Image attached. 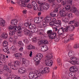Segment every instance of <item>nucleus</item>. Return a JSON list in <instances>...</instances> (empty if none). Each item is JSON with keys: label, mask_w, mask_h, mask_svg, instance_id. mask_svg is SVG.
Listing matches in <instances>:
<instances>
[{"label": "nucleus", "mask_w": 79, "mask_h": 79, "mask_svg": "<svg viewBox=\"0 0 79 79\" xmlns=\"http://www.w3.org/2000/svg\"><path fill=\"white\" fill-rule=\"evenodd\" d=\"M75 28L74 25H68L66 26L65 28L62 27L60 28L58 31L57 32L59 35L62 34L64 32H68L69 30L70 31H74V29Z\"/></svg>", "instance_id": "1"}, {"label": "nucleus", "mask_w": 79, "mask_h": 79, "mask_svg": "<svg viewBox=\"0 0 79 79\" xmlns=\"http://www.w3.org/2000/svg\"><path fill=\"white\" fill-rule=\"evenodd\" d=\"M30 0H22L18 2V4L20 7H27L28 8H32V5L31 4H29L26 6V3H28Z\"/></svg>", "instance_id": "2"}, {"label": "nucleus", "mask_w": 79, "mask_h": 79, "mask_svg": "<svg viewBox=\"0 0 79 79\" xmlns=\"http://www.w3.org/2000/svg\"><path fill=\"white\" fill-rule=\"evenodd\" d=\"M41 75V73L39 71H37V73H34V72L31 71L29 75V78L32 79H40V77Z\"/></svg>", "instance_id": "3"}, {"label": "nucleus", "mask_w": 79, "mask_h": 79, "mask_svg": "<svg viewBox=\"0 0 79 79\" xmlns=\"http://www.w3.org/2000/svg\"><path fill=\"white\" fill-rule=\"evenodd\" d=\"M42 7H39L38 9V11H43L44 10H47L50 7V5L48 3H45L44 2L43 6H42Z\"/></svg>", "instance_id": "4"}, {"label": "nucleus", "mask_w": 79, "mask_h": 79, "mask_svg": "<svg viewBox=\"0 0 79 79\" xmlns=\"http://www.w3.org/2000/svg\"><path fill=\"white\" fill-rule=\"evenodd\" d=\"M51 40H54L55 42H58L60 40V37L59 36H56V33L52 35V37L50 38Z\"/></svg>", "instance_id": "5"}, {"label": "nucleus", "mask_w": 79, "mask_h": 79, "mask_svg": "<svg viewBox=\"0 0 79 79\" xmlns=\"http://www.w3.org/2000/svg\"><path fill=\"white\" fill-rule=\"evenodd\" d=\"M77 70H78V69L76 66L71 67L69 69L70 71L72 73H76L77 71Z\"/></svg>", "instance_id": "6"}, {"label": "nucleus", "mask_w": 79, "mask_h": 79, "mask_svg": "<svg viewBox=\"0 0 79 79\" xmlns=\"http://www.w3.org/2000/svg\"><path fill=\"white\" fill-rule=\"evenodd\" d=\"M58 8H56L54 10L53 13L51 12L50 13V15L53 18L56 17V13L58 12Z\"/></svg>", "instance_id": "7"}, {"label": "nucleus", "mask_w": 79, "mask_h": 79, "mask_svg": "<svg viewBox=\"0 0 79 79\" xmlns=\"http://www.w3.org/2000/svg\"><path fill=\"white\" fill-rule=\"evenodd\" d=\"M31 4L32 5V6H33V10L37 11V9H38V5H37V3H36L35 1H32L31 2Z\"/></svg>", "instance_id": "8"}, {"label": "nucleus", "mask_w": 79, "mask_h": 79, "mask_svg": "<svg viewBox=\"0 0 79 79\" xmlns=\"http://www.w3.org/2000/svg\"><path fill=\"white\" fill-rule=\"evenodd\" d=\"M72 8L73 9V13H74L75 15L77 16H79V11L77 10V9L74 6H72Z\"/></svg>", "instance_id": "9"}, {"label": "nucleus", "mask_w": 79, "mask_h": 79, "mask_svg": "<svg viewBox=\"0 0 79 79\" xmlns=\"http://www.w3.org/2000/svg\"><path fill=\"white\" fill-rule=\"evenodd\" d=\"M49 70V68L45 67L44 68L43 70L41 71V73L43 74H45V73H46V74L48 73L50 71Z\"/></svg>", "instance_id": "10"}, {"label": "nucleus", "mask_w": 79, "mask_h": 79, "mask_svg": "<svg viewBox=\"0 0 79 79\" xmlns=\"http://www.w3.org/2000/svg\"><path fill=\"white\" fill-rule=\"evenodd\" d=\"M22 62L23 64H24L26 66H28L29 64V61L26 60L25 58H22Z\"/></svg>", "instance_id": "11"}, {"label": "nucleus", "mask_w": 79, "mask_h": 79, "mask_svg": "<svg viewBox=\"0 0 79 79\" xmlns=\"http://www.w3.org/2000/svg\"><path fill=\"white\" fill-rule=\"evenodd\" d=\"M45 64L46 66H52L53 64V61L52 60H45Z\"/></svg>", "instance_id": "12"}, {"label": "nucleus", "mask_w": 79, "mask_h": 79, "mask_svg": "<svg viewBox=\"0 0 79 79\" xmlns=\"http://www.w3.org/2000/svg\"><path fill=\"white\" fill-rule=\"evenodd\" d=\"M64 10V9L60 10L59 11L60 15L61 17H64V16H66V11H65V10Z\"/></svg>", "instance_id": "13"}, {"label": "nucleus", "mask_w": 79, "mask_h": 79, "mask_svg": "<svg viewBox=\"0 0 79 79\" xmlns=\"http://www.w3.org/2000/svg\"><path fill=\"white\" fill-rule=\"evenodd\" d=\"M55 33H53L52 30H48L47 31V34H48L49 39H50L52 37V36Z\"/></svg>", "instance_id": "14"}, {"label": "nucleus", "mask_w": 79, "mask_h": 79, "mask_svg": "<svg viewBox=\"0 0 79 79\" xmlns=\"http://www.w3.org/2000/svg\"><path fill=\"white\" fill-rule=\"evenodd\" d=\"M0 26L2 27H4L5 26V21L2 18H0Z\"/></svg>", "instance_id": "15"}, {"label": "nucleus", "mask_w": 79, "mask_h": 79, "mask_svg": "<svg viewBox=\"0 0 79 79\" xmlns=\"http://www.w3.org/2000/svg\"><path fill=\"white\" fill-rule=\"evenodd\" d=\"M35 56L37 58L39 61H40L43 58V55L41 53L37 54Z\"/></svg>", "instance_id": "16"}, {"label": "nucleus", "mask_w": 79, "mask_h": 79, "mask_svg": "<svg viewBox=\"0 0 79 79\" xmlns=\"http://www.w3.org/2000/svg\"><path fill=\"white\" fill-rule=\"evenodd\" d=\"M3 69L4 70H5L6 71H7L9 73H11V72H12V71L11 70H10V68L8 67V66L6 65H5L4 67H3Z\"/></svg>", "instance_id": "17"}, {"label": "nucleus", "mask_w": 79, "mask_h": 79, "mask_svg": "<svg viewBox=\"0 0 79 79\" xmlns=\"http://www.w3.org/2000/svg\"><path fill=\"white\" fill-rule=\"evenodd\" d=\"M17 29L18 30V31H19L18 32V36H19V37H21V36H22L23 35V34H22V31H21V27H18Z\"/></svg>", "instance_id": "18"}, {"label": "nucleus", "mask_w": 79, "mask_h": 79, "mask_svg": "<svg viewBox=\"0 0 79 79\" xmlns=\"http://www.w3.org/2000/svg\"><path fill=\"white\" fill-rule=\"evenodd\" d=\"M53 56L51 54H49L48 56H47L45 57V61H51V59L52 58Z\"/></svg>", "instance_id": "19"}, {"label": "nucleus", "mask_w": 79, "mask_h": 79, "mask_svg": "<svg viewBox=\"0 0 79 79\" xmlns=\"http://www.w3.org/2000/svg\"><path fill=\"white\" fill-rule=\"evenodd\" d=\"M8 64L9 66H10V68H12V69H13L14 70H17V69H17L14 68V67H15V65L13 64V63L12 62L8 63Z\"/></svg>", "instance_id": "20"}, {"label": "nucleus", "mask_w": 79, "mask_h": 79, "mask_svg": "<svg viewBox=\"0 0 79 79\" xmlns=\"http://www.w3.org/2000/svg\"><path fill=\"white\" fill-rule=\"evenodd\" d=\"M37 3L40 6L38 8H40V7H42V6H43L44 5V4L45 3V2H41L40 1H37Z\"/></svg>", "instance_id": "21"}, {"label": "nucleus", "mask_w": 79, "mask_h": 79, "mask_svg": "<svg viewBox=\"0 0 79 79\" xmlns=\"http://www.w3.org/2000/svg\"><path fill=\"white\" fill-rule=\"evenodd\" d=\"M16 28H17V26H13L10 25L9 27V29L12 30L13 29V30L14 32H16V31H17V30H16Z\"/></svg>", "instance_id": "22"}, {"label": "nucleus", "mask_w": 79, "mask_h": 79, "mask_svg": "<svg viewBox=\"0 0 79 79\" xmlns=\"http://www.w3.org/2000/svg\"><path fill=\"white\" fill-rule=\"evenodd\" d=\"M52 19V17L50 16H47L45 19V21L46 23H49Z\"/></svg>", "instance_id": "23"}, {"label": "nucleus", "mask_w": 79, "mask_h": 79, "mask_svg": "<svg viewBox=\"0 0 79 79\" xmlns=\"http://www.w3.org/2000/svg\"><path fill=\"white\" fill-rule=\"evenodd\" d=\"M56 19L54 18L49 23V24H50L51 26H54V24H56Z\"/></svg>", "instance_id": "24"}, {"label": "nucleus", "mask_w": 79, "mask_h": 79, "mask_svg": "<svg viewBox=\"0 0 79 79\" xmlns=\"http://www.w3.org/2000/svg\"><path fill=\"white\" fill-rule=\"evenodd\" d=\"M30 32H31L30 31L27 29L24 31V34L25 35H31Z\"/></svg>", "instance_id": "25"}, {"label": "nucleus", "mask_w": 79, "mask_h": 79, "mask_svg": "<svg viewBox=\"0 0 79 79\" xmlns=\"http://www.w3.org/2000/svg\"><path fill=\"white\" fill-rule=\"evenodd\" d=\"M68 55L70 58L74 56V52L72 50L70 51L68 53Z\"/></svg>", "instance_id": "26"}, {"label": "nucleus", "mask_w": 79, "mask_h": 79, "mask_svg": "<svg viewBox=\"0 0 79 79\" xmlns=\"http://www.w3.org/2000/svg\"><path fill=\"white\" fill-rule=\"evenodd\" d=\"M21 64V63L18 61H16L14 63V67H16V66H18L20 65Z\"/></svg>", "instance_id": "27"}, {"label": "nucleus", "mask_w": 79, "mask_h": 79, "mask_svg": "<svg viewBox=\"0 0 79 79\" xmlns=\"http://www.w3.org/2000/svg\"><path fill=\"white\" fill-rule=\"evenodd\" d=\"M17 23H18V20H13L11 21V24L12 25H16L17 24Z\"/></svg>", "instance_id": "28"}, {"label": "nucleus", "mask_w": 79, "mask_h": 79, "mask_svg": "<svg viewBox=\"0 0 79 79\" xmlns=\"http://www.w3.org/2000/svg\"><path fill=\"white\" fill-rule=\"evenodd\" d=\"M2 37L4 39H7V38L8 37V34L6 33H3Z\"/></svg>", "instance_id": "29"}, {"label": "nucleus", "mask_w": 79, "mask_h": 79, "mask_svg": "<svg viewBox=\"0 0 79 79\" xmlns=\"http://www.w3.org/2000/svg\"><path fill=\"white\" fill-rule=\"evenodd\" d=\"M3 47H8V42L6 41H4L3 42Z\"/></svg>", "instance_id": "30"}, {"label": "nucleus", "mask_w": 79, "mask_h": 79, "mask_svg": "<svg viewBox=\"0 0 79 79\" xmlns=\"http://www.w3.org/2000/svg\"><path fill=\"white\" fill-rule=\"evenodd\" d=\"M15 57L18 58H19V57L21 56V54L20 53H16L15 54Z\"/></svg>", "instance_id": "31"}, {"label": "nucleus", "mask_w": 79, "mask_h": 79, "mask_svg": "<svg viewBox=\"0 0 79 79\" xmlns=\"http://www.w3.org/2000/svg\"><path fill=\"white\" fill-rule=\"evenodd\" d=\"M62 20L66 23H68L69 21V19L68 18L64 16L62 18Z\"/></svg>", "instance_id": "32"}, {"label": "nucleus", "mask_w": 79, "mask_h": 79, "mask_svg": "<svg viewBox=\"0 0 79 79\" xmlns=\"http://www.w3.org/2000/svg\"><path fill=\"white\" fill-rule=\"evenodd\" d=\"M77 60H76L75 61H69V63H70L72 64H73L74 65H76L77 64Z\"/></svg>", "instance_id": "33"}, {"label": "nucleus", "mask_w": 79, "mask_h": 79, "mask_svg": "<svg viewBox=\"0 0 79 79\" xmlns=\"http://www.w3.org/2000/svg\"><path fill=\"white\" fill-rule=\"evenodd\" d=\"M70 59L71 60H72L71 61H77V58H76V57L74 56H73V57L70 58Z\"/></svg>", "instance_id": "34"}, {"label": "nucleus", "mask_w": 79, "mask_h": 79, "mask_svg": "<svg viewBox=\"0 0 79 79\" xmlns=\"http://www.w3.org/2000/svg\"><path fill=\"white\" fill-rule=\"evenodd\" d=\"M34 21L35 23H39V17H37L35 19Z\"/></svg>", "instance_id": "35"}, {"label": "nucleus", "mask_w": 79, "mask_h": 79, "mask_svg": "<svg viewBox=\"0 0 79 79\" xmlns=\"http://www.w3.org/2000/svg\"><path fill=\"white\" fill-rule=\"evenodd\" d=\"M73 36L74 35L73 34H71L70 35L68 38L69 40H73V39H74V38L73 37Z\"/></svg>", "instance_id": "36"}, {"label": "nucleus", "mask_w": 79, "mask_h": 79, "mask_svg": "<svg viewBox=\"0 0 79 79\" xmlns=\"http://www.w3.org/2000/svg\"><path fill=\"white\" fill-rule=\"evenodd\" d=\"M15 32V31H10L9 32V35H10V36H13V35H14L15 34V32Z\"/></svg>", "instance_id": "37"}, {"label": "nucleus", "mask_w": 79, "mask_h": 79, "mask_svg": "<svg viewBox=\"0 0 79 79\" xmlns=\"http://www.w3.org/2000/svg\"><path fill=\"white\" fill-rule=\"evenodd\" d=\"M73 48H75V49H77V48H79V44H75L73 46Z\"/></svg>", "instance_id": "38"}, {"label": "nucleus", "mask_w": 79, "mask_h": 79, "mask_svg": "<svg viewBox=\"0 0 79 79\" xmlns=\"http://www.w3.org/2000/svg\"><path fill=\"white\" fill-rule=\"evenodd\" d=\"M31 31L32 33H35V32H36L38 31V29L37 28H35L33 29Z\"/></svg>", "instance_id": "39"}, {"label": "nucleus", "mask_w": 79, "mask_h": 79, "mask_svg": "<svg viewBox=\"0 0 79 79\" xmlns=\"http://www.w3.org/2000/svg\"><path fill=\"white\" fill-rule=\"evenodd\" d=\"M75 22V20H71L70 21V22L68 23V24H69V25H73V24H74Z\"/></svg>", "instance_id": "40"}, {"label": "nucleus", "mask_w": 79, "mask_h": 79, "mask_svg": "<svg viewBox=\"0 0 79 79\" xmlns=\"http://www.w3.org/2000/svg\"><path fill=\"white\" fill-rule=\"evenodd\" d=\"M29 28L30 29L31 31L32 30V24L31 23H29L28 24Z\"/></svg>", "instance_id": "41"}, {"label": "nucleus", "mask_w": 79, "mask_h": 79, "mask_svg": "<svg viewBox=\"0 0 79 79\" xmlns=\"http://www.w3.org/2000/svg\"><path fill=\"white\" fill-rule=\"evenodd\" d=\"M18 44H19V47H23V46L24 45L23 44V43H22V42L21 41L19 42L18 43Z\"/></svg>", "instance_id": "42"}, {"label": "nucleus", "mask_w": 79, "mask_h": 79, "mask_svg": "<svg viewBox=\"0 0 79 79\" xmlns=\"http://www.w3.org/2000/svg\"><path fill=\"white\" fill-rule=\"evenodd\" d=\"M37 40L36 37H34L32 38V42L33 43H36V42H37Z\"/></svg>", "instance_id": "43"}, {"label": "nucleus", "mask_w": 79, "mask_h": 79, "mask_svg": "<svg viewBox=\"0 0 79 79\" xmlns=\"http://www.w3.org/2000/svg\"><path fill=\"white\" fill-rule=\"evenodd\" d=\"M43 32H44V30L40 29V32L39 33V34L41 35H44V34L43 33Z\"/></svg>", "instance_id": "44"}, {"label": "nucleus", "mask_w": 79, "mask_h": 79, "mask_svg": "<svg viewBox=\"0 0 79 79\" xmlns=\"http://www.w3.org/2000/svg\"><path fill=\"white\" fill-rule=\"evenodd\" d=\"M66 47L67 48V49L68 50H71L73 49V48H72L71 46H69V45L68 46H66Z\"/></svg>", "instance_id": "45"}, {"label": "nucleus", "mask_w": 79, "mask_h": 79, "mask_svg": "<svg viewBox=\"0 0 79 79\" xmlns=\"http://www.w3.org/2000/svg\"><path fill=\"white\" fill-rule=\"evenodd\" d=\"M57 61L58 63V65L59 66H60L61 64V60H60V58H58L57 60Z\"/></svg>", "instance_id": "46"}, {"label": "nucleus", "mask_w": 79, "mask_h": 79, "mask_svg": "<svg viewBox=\"0 0 79 79\" xmlns=\"http://www.w3.org/2000/svg\"><path fill=\"white\" fill-rule=\"evenodd\" d=\"M69 76L70 77H74V73L71 72H70L69 74Z\"/></svg>", "instance_id": "47"}, {"label": "nucleus", "mask_w": 79, "mask_h": 79, "mask_svg": "<svg viewBox=\"0 0 79 79\" xmlns=\"http://www.w3.org/2000/svg\"><path fill=\"white\" fill-rule=\"evenodd\" d=\"M32 47V45L31 44H29L27 46V48L28 50H31V48Z\"/></svg>", "instance_id": "48"}, {"label": "nucleus", "mask_w": 79, "mask_h": 79, "mask_svg": "<svg viewBox=\"0 0 79 79\" xmlns=\"http://www.w3.org/2000/svg\"><path fill=\"white\" fill-rule=\"evenodd\" d=\"M68 17L69 18H73V15H72L71 13H69L68 15Z\"/></svg>", "instance_id": "49"}, {"label": "nucleus", "mask_w": 79, "mask_h": 79, "mask_svg": "<svg viewBox=\"0 0 79 79\" xmlns=\"http://www.w3.org/2000/svg\"><path fill=\"white\" fill-rule=\"evenodd\" d=\"M74 25L75 26H76V27H78V26H79V22H75L74 23Z\"/></svg>", "instance_id": "50"}, {"label": "nucleus", "mask_w": 79, "mask_h": 79, "mask_svg": "<svg viewBox=\"0 0 79 79\" xmlns=\"http://www.w3.org/2000/svg\"><path fill=\"white\" fill-rule=\"evenodd\" d=\"M65 8L67 10H70V8H71V6H70V5H66Z\"/></svg>", "instance_id": "51"}, {"label": "nucleus", "mask_w": 79, "mask_h": 79, "mask_svg": "<svg viewBox=\"0 0 79 79\" xmlns=\"http://www.w3.org/2000/svg\"><path fill=\"white\" fill-rule=\"evenodd\" d=\"M43 44H48V41L46 40H45L42 41Z\"/></svg>", "instance_id": "52"}, {"label": "nucleus", "mask_w": 79, "mask_h": 79, "mask_svg": "<svg viewBox=\"0 0 79 79\" xmlns=\"http://www.w3.org/2000/svg\"><path fill=\"white\" fill-rule=\"evenodd\" d=\"M56 24H59L61 25V20H56Z\"/></svg>", "instance_id": "53"}, {"label": "nucleus", "mask_w": 79, "mask_h": 79, "mask_svg": "<svg viewBox=\"0 0 79 79\" xmlns=\"http://www.w3.org/2000/svg\"><path fill=\"white\" fill-rule=\"evenodd\" d=\"M18 74H23V72L22 71L21 68L18 69Z\"/></svg>", "instance_id": "54"}, {"label": "nucleus", "mask_w": 79, "mask_h": 79, "mask_svg": "<svg viewBox=\"0 0 79 79\" xmlns=\"http://www.w3.org/2000/svg\"><path fill=\"white\" fill-rule=\"evenodd\" d=\"M3 51L4 52H7L8 50H9V49L8 48L5 47L3 49Z\"/></svg>", "instance_id": "55"}, {"label": "nucleus", "mask_w": 79, "mask_h": 79, "mask_svg": "<svg viewBox=\"0 0 79 79\" xmlns=\"http://www.w3.org/2000/svg\"><path fill=\"white\" fill-rule=\"evenodd\" d=\"M69 41V40L68 38H66L64 40V43H68Z\"/></svg>", "instance_id": "56"}, {"label": "nucleus", "mask_w": 79, "mask_h": 79, "mask_svg": "<svg viewBox=\"0 0 79 79\" xmlns=\"http://www.w3.org/2000/svg\"><path fill=\"white\" fill-rule=\"evenodd\" d=\"M21 69H22L23 73H26V69L25 68L21 67Z\"/></svg>", "instance_id": "57"}, {"label": "nucleus", "mask_w": 79, "mask_h": 79, "mask_svg": "<svg viewBox=\"0 0 79 79\" xmlns=\"http://www.w3.org/2000/svg\"><path fill=\"white\" fill-rule=\"evenodd\" d=\"M42 44H43V42L42 40L40 41L38 43V45L39 46H40V45H42Z\"/></svg>", "instance_id": "58"}, {"label": "nucleus", "mask_w": 79, "mask_h": 79, "mask_svg": "<svg viewBox=\"0 0 79 79\" xmlns=\"http://www.w3.org/2000/svg\"><path fill=\"white\" fill-rule=\"evenodd\" d=\"M11 50H16V48L15 46H12L11 48Z\"/></svg>", "instance_id": "59"}, {"label": "nucleus", "mask_w": 79, "mask_h": 79, "mask_svg": "<svg viewBox=\"0 0 79 79\" xmlns=\"http://www.w3.org/2000/svg\"><path fill=\"white\" fill-rule=\"evenodd\" d=\"M43 19H44V18H43V17H41L40 18H39V23H41V22H42V21H43Z\"/></svg>", "instance_id": "60"}, {"label": "nucleus", "mask_w": 79, "mask_h": 79, "mask_svg": "<svg viewBox=\"0 0 79 79\" xmlns=\"http://www.w3.org/2000/svg\"><path fill=\"white\" fill-rule=\"evenodd\" d=\"M27 29H26L25 27H22V28L21 27V30L22 32V31H25Z\"/></svg>", "instance_id": "61"}, {"label": "nucleus", "mask_w": 79, "mask_h": 79, "mask_svg": "<svg viewBox=\"0 0 79 79\" xmlns=\"http://www.w3.org/2000/svg\"><path fill=\"white\" fill-rule=\"evenodd\" d=\"M34 60L35 62H37L38 61H39V60H38V59L37 58V57L35 56L34 58Z\"/></svg>", "instance_id": "62"}, {"label": "nucleus", "mask_w": 79, "mask_h": 79, "mask_svg": "<svg viewBox=\"0 0 79 79\" xmlns=\"http://www.w3.org/2000/svg\"><path fill=\"white\" fill-rule=\"evenodd\" d=\"M43 26H44V27H46V26H47V24L46 23H45V22L44 21H43Z\"/></svg>", "instance_id": "63"}, {"label": "nucleus", "mask_w": 79, "mask_h": 79, "mask_svg": "<svg viewBox=\"0 0 79 79\" xmlns=\"http://www.w3.org/2000/svg\"><path fill=\"white\" fill-rule=\"evenodd\" d=\"M43 49L44 51H47V50H48V47L46 46L45 47H44V48H43Z\"/></svg>", "instance_id": "64"}]
</instances>
